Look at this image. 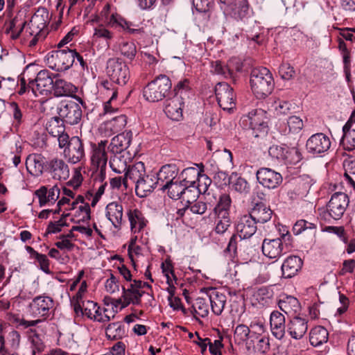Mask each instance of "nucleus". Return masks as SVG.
Here are the masks:
<instances>
[{
    "label": "nucleus",
    "instance_id": "f257e3e1",
    "mask_svg": "<svg viewBox=\"0 0 355 355\" xmlns=\"http://www.w3.org/2000/svg\"><path fill=\"white\" fill-rule=\"evenodd\" d=\"M251 89L257 98H265L270 94L275 87L272 73L266 67L254 68L250 73Z\"/></svg>",
    "mask_w": 355,
    "mask_h": 355
},
{
    "label": "nucleus",
    "instance_id": "f03ea898",
    "mask_svg": "<svg viewBox=\"0 0 355 355\" xmlns=\"http://www.w3.org/2000/svg\"><path fill=\"white\" fill-rule=\"evenodd\" d=\"M349 198L343 192H336L326 205L324 209L321 210L320 216L325 221L340 220L349 206Z\"/></svg>",
    "mask_w": 355,
    "mask_h": 355
},
{
    "label": "nucleus",
    "instance_id": "7ed1b4c3",
    "mask_svg": "<svg viewBox=\"0 0 355 355\" xmlns=\"http://www.w3.org/2000/svg\"><path fill=\"white\" fill-rule=\"evenodd\" d=\"M171 81L166 75H159L144 88V98L149 102H158L166 98L171 89Z\"/></svg>",
    "mask_w": 355,
    "mask_h": 355
},
{
    "label": "nucleus",
    "instance_id": "20e7f679",
    "mask_svg": "<svg viewBox=\"0 0 355 355\" xmlns=\"http://www.w3.org/2000/svg\"><path fill=\"white\" fill-rule=\"evenodd\" d=\"M50 20L49 10L44 7H40L32 16L26 33L33 36L28 42V46H35L42 36V31L47 26Z\"/></svg>",
    "mask_w": 355,
    "mask_h": 355
},
{
    "label": "nucleus",
    "instance_id": "39448f33",
    "mask_svg": "<svg viewBox=\"0 0 355 355\" xmlns=\"http://www.w3.org/2000/svg\"><path fill=\"white\" fill-rule=\"evenodd\" d=\"M76 55V49L66 47L49 53L47 61L49 66L57 71H64L73 66Z\"/></svg>",
    "mask_w": 355,
    "mask_h": 355
},
{
    "label": "nucleus",
    "instance_id": "423d86ee",
    "mask_svg": "<svg viewBox=\"0 0 355 355\" xmlns=\"http://www.w3.org/2000/svg\"><path fill=\"white\" fill-rule=\"evenodd\" d=\"M106 73L113 83L121 86L126 85L130 78L128 66L119 58L108 59L106 65Z\"/></svg>",
    "mask_w": 355,
    "mask_h": 355
},
{
    "label": "nucleus",
    "instance_id": "0eeeda50",
    "mask_svg": "<svg viewBox=\"0 0 355 355\" xmlns=\"http://www.w3.org/2000/svg\"><path fill=\"white\" fill-rule=\"evenodd\" d=\"M245 128L252 130L254 137H258L259 132L266 133L268 131V117L266 112L262 109H256L243 115L240 121Z\"/></svg>",
    "mask_w": 355,
    "mask_h": 355
},
{
    "label": "nucleus",
    "instance_id": "6e6552de",
    "mask_svg": "<svg viewBox=\"0 0 355 355\" xmlns=\"http://www.w3.org/2000/svg\"><path fill=\"white\" fill-rule=\"evenodd\" d=\"M288 234H282L276 239H264L262 243V252L269 259H278L290 250V244L286 242Z\"/></svg>",
    "mask_w": 355,
    "mask_h": 355
},
{
    "label": "nucleus",
    "instance_id": "1a4fd4ad",
    "mask_svg": "<svg viewBox=\"0 0 355 355\" xmlns=\"http://www.w3.org/2000/svg\"><path fill=\"white\" fill-rule=\"evenodd\" d=\"M268 154L272 159L289 164H295L302 159V154L298 148H291L285 144L271 146L268 149Z\"/></svg>",
    "mask_w": 355,
    "mask_h": 355
},
{
    "label": "nucleus",
    "instance_id": "9d476101",
    "mask_svg": "<svg viewBox=\"0 0 355 355\" xmlns=\"http://www.w3.org/2000/svg\"><path fill=\"white\" fill-rule=\"evenodd\" d=\"M57 112L63 121L70 125L78 124L83 114L81 107L72 101H62L57 107Z\"/></svg>",
    "mask_w": 355,
    "mask_h": 355
},
{
    "label": "nucleus",
    "instance_id": "9b49d317",
    "mask_svg": "<svg viewBox=\"0 0 355 355\" xmlns=\"http://www.w3.org/2000/svg\"><path fill=\"white\" fill-rule=\"evenodd\" d=\"M215 94L218 105L225 111H231L236 105V95L233 88L226 83H218L215 86Z\"/></svg>",
    "mask_w": 355,
    "mask_h": 355
},
{
    "label": "nucleus",
    "instance_id": "f8f14e48",
    "mask_svg": "<svg viewBox=\"0 0 355 355\" xmlns=\"http://www.w3.org/2000/svg\"><path fill=\"white\" fill-rule=\"evenodd\" d=\"M54 302L52 297L39 295L33 299L28 304L30 313L35 318H48L53 310Z\"/></svg>",
    "mask_w": 355,
    "mask_h": 355
},
{
    "label": "nucleus",
    "instance_id": "ddd939ff",
    "mask_svg": "<svg viewBox=\"0 0 355 355\" xmlns=\"http://www.w3.org/2000/svg\"><path fill=\"white\" fill-rule=\"evenodd\" d=\"M107 144V140H101L97 144L91 143L90 145L92 149V164L100 169V174L103 179L105 176V168L108 159L106 151Z\"/></svg>",
    "mask_w": 355,
    "mask_h": 355
},
{
    "label": "nucleus",
    "instance_id": "4468645a",
    "mask_svg": "<svg viewBox=\"0 0 355 355\" xmlns=\"http://www.w3.org/2000/svg\"><path fill=\"white\" fill-rule=\"evenodd\" d=\"M63 155L68 163L78 164L85 159V146L78 137H71V143L63 150Z\"/></svg>",
    "mask_w": 355,
    "mask_h": 355
},
{
    "label": "nucleus",
    "instance_id": "2eb2a0df",
    "mask_svg": "<svg viewBox=\"0 0 355 355\" xmlns=\"http://www.w3.org/2000/svg\"><path fill=\"white\" fill-rule=\"evenodd\" d=\"M331 147L329 137L324 133L319 132L311 135L306 141V149L313 155H319L327 152Z\"/></svg>",
    "mask_w": 355,
    "mask_h": 355
},
{
    "label": "nucleus",
    "instance_id": "dca6fc26",
    "mask_svg": "<svg viewBox=\"0 0 355 355\" xmlns=\"http://www.w3.org/2000/svg\"><path fill=\"white\" fill-rule=\"evenodd\" d=\"M257 181L263 187L274 189L277 188L283 181L282 175L269 168H261L256 173Z\"/></svg>",
    "mask_w": 355,
    "mask_h": 355
},
{
    "label": "nucleus",
    "instance_id": "f3484780",
    "mask_svg": "<svg viewBox=\"0 0 355 355\" xmlns=\"http://www.w3.org/2000/svg\"><path fill=\"white\" fill-rule=\"evenodd\" d=\"M46 172L55 180H67L69 177V168L66 162L60 158L54 157L46 160Z\"/></svg>",
    "mask_w": 355,
    "mask_h": 355
},
{
    "label": "nucleus",
    "instance_id": "a211bd4d",
    "mask_svg": "<svg viewBox=\"0 0 355 355\" xmlns=\"http://www.w3.org/2000/svg\"><path fill=\"white\" fill-rule=\"evenodd\" d=\"M225 5L236 20L245 21L250 16L252 8L248 0H230Z\"/></svg>",
    "mask_w": 355,
    "mask_h": 355
},
{
    "label": "nucleus",
    "instance_id": "6ab92c4d",
    "mask_svg": "<svg viewBox=\"0 0 355 355\" xmlns=\"http://www.w3.org/2000/svg\"><path fill=\"white\" fill-rule=\"evenodd\" d=\"M56 74L52 73L47 69L41 70L37 74V80L32 92L35 96L37 94H43L44 92L51 91Z\"/></svg>",
    "mask_w": 355,
    "mask_h": 355
},
{
    "label": "nucleus",
    "instance_id": "aec40b11",
    "mask_svg": "<svg viewBox=\"0 0 355 355\" xmlns=\"http://www.w3.org/2000/svg\"><path fill=\"white\" fill-rule=\"evenodd\" d=\"M132 139V132L125 131L114 137L109 146L111 153H123L131 155L128 150Z\"/></svg>",
    "mask_w": 355,
    "mask_h": 355
},
{
    "label": "nucleus",
    "instance_id": "412c9836",
    "mask_svg": "<svg viewBox=\"0 0 355 355\" xmlns=\"http://www.w3.org/2000/svg\"><path fill=\"white\" fill-rule=\"evenodd\" d=\"M184 103V98L180 96H173L166 100L164 111L171 120L180 121L183 116L182 111Z\"/></svg>",
    "mask_w": 355,
    "mask_h": 355
},
{
    "label": "nucleus",
    "instance_id": "4be33fe9",
    "mask_svg": "<svg viewBox=\"0 0 355 355\" xmlns=\"http://www.w3.org/2000/svg\"><path fill=\"white\" fill-rule=\"evenodd\" d=\"M179 173L178 167L174 164H168L162 166L159 171L155 173L157 182H158L159 190H162L165 187L176 180Z\"/></svg>",
    "mask_w": 355,
    "mask_h": 355
},
{
    "label": "nucleus",
    "instance_id": "5701e85b",
    "mask_svg": "<svg viewBox=\"0 0 355 355\" xmlns=\"http://www.w3.org/2000/svg\"><path fill=\"white\" fill-rule=\"evenodd\" d=\"M235 228L236 234L243 239L250 238L257 230L256 223L249 215L241 216L237 221Z\"/></svg>",
    "mask_w": 355,
    "mask_h": 355
},
{
    "label": "nucleus",
    "instance_id": "b1692460",
    "mask_svg": "<svg viewBox=\"0 0 355 355\" xmlns=\"http://www.w3.org/2000/svg\"><path fill=\"white\" fill-rule=\"evenodd\" d=\"M159 187L155 174H146L143 178L135 185V192L137 196L144 198L147 196Z\"/></svg>",
    "mask_w": 355,
    "mask_h": 355
},
{
    "label": "nucleus",
    "instance_id": "393cba45",
    "mask_svg": "<svg viewBox=\"0 0 355 355\" xmlns=\"http://www.w3.org/2000/svg\"><path fill=\"white\" fill-rule=\"evenodd\" d=\"M285 316L284 315L278 311H273L270 313V330L273 336L277 339H282L286 333V324H285Z\"/></svg>",
    "mask_w": 355,
    "mask_h": 355
},
{
    "label": "nucleus",
    "instance_id": "a878e982",
    "mask_svg": "<svg viewBox=\"0 0 355 355\" xmlns=\"http://www.w3.org/2000/svg\"><path fill=\"white\" fill-rule=\"evenodd\" d=\"M105 216L114 228L120 230L123 222V205L117 202H110L105 208Z\"/></svg>",
    "mask_w": 355,
    "mask_h": 355
},
{
    "label": "nucleus",
    "instance_id": "bb28decb",
    "mask_svg": "<svg viewBox=\"0 0 355 355\" xmlns=\"http://www.w3.org/2000/svg\"><path fill=\"white\" fill-rule=\"evenodd\" d=\"M26 166L27 171L34 176H40L43 171L46 172V161L40 154L29 155L26 159Z\"/></svg>",
    "mask_w": 355,
    "mask_h": 355
},
{
    "label": "nucleus",
    "instance_id": "cd10ccee",
    "mask_svg": "<svg viewBox=\"0 0 355 355\" xmlns=\"http://www.w3.org/2000/svg\"><path fill=\"white\" fill-rule=\"evenodd\" d=\"M303 261L298 256H289L282 265V277L291 278L301 270Z\"/></svg>",
    "mask_w": 355,
    "mask_h": 355
},
{
    "label": "nucleus",
    "instance_id": "c85d7f7f",
    "mask_svg": "<svg viewBox=\"0 0 355 355\" xmlns=\"http://www.w3.org/2000/svg\"><path fill=\"white\" fill-rule=\"evenodd\" d=\"M313 184V180L309 175H301L295 180V186L288 192V194L291 198H294L293 194L295 198H302L309 193Z\"/></svg>",
    "mask_w": 355,
    "mask_h": 355
},
{
    "label": "nucleus",
    "instance_id": "c756f323",
    "mask_svg": "<svg viewBox=\"0 0 355 355\" xmlns=\"http://www.w3.org/2000/svg\"><path fill=\"white\" fill-rule=\"evenodd\" d=\"M146 174L144 164L141 162H137L128 166L123 179V184L127 188L128 180H130L136 185Z\"/></svg>",
    "mask_w": 355,
    "mask_h": 355
},
{
    "label": "nucleus",
    "instance_id": "7c9ffc66",
    "mask_svg": "<svg viewBox=\"0 0 355 355\" xmlns=\"http://www.w3.org/2000/svg\"><path fill=\"white\" fill-rule=\"evenodd\" d=\"M308 329L307 320L305 318L295 316L288 324V331L291 336L296 340L302 338Z\"/></svg>",
    "mask_w": 355,
    "mask_h": 355
},
{
    "label": "nucleus",
    "instance_id": "2f4dec72",
    "mask_svg": "<svg viewBox=\"0 0 355 355\" xmlns=\"http://www.w3.org/2000/svg\"><path fill=\"white\" fill-rule=\"evenodd\" d=\"M127 215L130 225V230L133 234L141 232L146 226L148 220L144 217L141 211L138 209H129Z\"/></svg>",
    "mask_w": 355,
    "mask_h": 355
},
{
    "label": "nucleus",
    "instance_id": "473e14b6",
    "mask_svg": "<svg viewBox=\"0 0 355 355\" xmlns=\"http://www.w3.org/2000/svg\"><path fill=\"white\" fill-rule=\"evenodd\" d=\"M272 215V211L270 207L263 202L256 203L249 214L256 224L267 223L271 219Z\"/></svg>",
    "mask_w": 355,
    "mask_h": 355
},
{
    "label": "nucleus",
    "instance_id": "72a5a7b5",
    "mask_svg": "<svg viewBox=\"0 0 355 355\" xmlns=\"http://www.w3.org/2000/svg\"><path fill=\"white\" fill-rule=\"evenodd\" d=\"M208 297L212 312L216 315H220L226 303L225 295L216 288H210L208 291Z\"/></svg>",
    "mask_w": 355,
    "mask_h": 355
},
{
    "label": "nucleus",
    "instance_id": "f704fd0d",
    "mask_svg": "<svg viewBox=\"0 0 355 355\" xmlns=\"http://www.w3.org/2000/svg\"><path fill=\"white\" fill-rule=\"evenodd\" d=\"M122 291L121 297L123 300L122 307H126L130 304L135 305H139L141 304V298L144 294V291L137 289L132 283L130 284L128 288H125V286H122Z\"/></svg>",
    "mask_w": 355,
    "mask_h": 355
},
{
    "label": "nucleus",
    "instance_id": "c9c22d12",
    "mask_svg": "<svg viewBox=\"0 0 355 355\" xmlns=\"http://www.w3.org/2000/svg\"><path fill=\"white\" fill-rule=\"evenodd\" d=\"M19 343L20 334L17 331L12 329L8 334L6 338L3 336V341L0 347V354L7 355L10 354V351H15L19 347Z\"/></svg>",
    "mask_w": 355,
    "mask_h": 355
},
{
    "label": "nucleus",
    "instance_id": "e433bc0d",
    "mask_svg": "<svg viewBox=\"0 0 355 355\" xmlns=\"http://www.w3.org/2000/svg\"><path fill=\"white\" fill-rule=\"evenodd\" d=\"M278 306L287 315H293L300 310L298 300L291 295H281L278 301Z\"/></svg>",
    "mask_w": 355,
    "mask_h": 355
},
{
    "label": "nucleus",
    "instance_id": "4c0bfd02",
    "mask_svg": "<svg viewBox=\"0 0 355 355\" xmlns=\"http://www.w3.org/2000/svg\"><path fill=\"white\" fill-rule=\"evenodd\" d=\"M52 90L55 96H69L76 92L77 87L72 83L60 78L58 74H56Z\"/></svg>",
    "mask_w": 355,
    "mask_h": 355
},
{
    "label": "nucleus",
    "instance_id": "58836bf2",
    "mask_svg": "<svg viewBox=\"0 0 355 355\" xmlns=\"http://www.w3.org/2000/svg\"><path fill=\"white\" fill-rule=\"evenodd\" d=\"M113 155L110 159V166L116 173H125L128 168V162L131 159V155L123 153H112Z\"/></svg>",
    "mask_w": 355,
    "mask_h": 355
},
{
    "label": "nucleus",
    "instance_id": "ea45409f",
    "mask_svg": "<svg viewBox=\"0 0 355 355\" xmlns=\"http://www.w3.org/2000/svg\"><path fill=\"white\" fill-rule=\"evenodd\" d=\"M197 167H189L184 168L180 173V179L186 186L196 185V181L199 178L200 173L204 172V166L202 164L197 165Z\"/></svg>",
    "mask_w": 355,
    "mask_h": 355
},
{
    "label": "nucleus",
    "instance_id": "a19ab883",
    "mask_svg": "<svg viewBox=\"0 0 355 355\" xmlns=\"http://www.w3.org/2000/svg\"><path fill=\"white\" fill-rule=\"evenodd\" d=\"M243 30L246 33V36L248 40L256 42L257 44H261L262 40V28L256 20L250 19L245 24Z\"/></svg>",
    "mask_w": 355,
    "mask_h": 355
},
{
    "label": "nucleus",
    "instance_id": "79ce46f5",
    "mask_svg": "<svg viewBox=\"0 0 355 355\" xmlns=\"http://www.w3.org/2000/svg\"><path fill=\"white\" fill-rule=\"evenodd\" d=\"M338 49L340 51L343 61V69L346 78L349 80L351 76V51L343 38L338 37Z\"/></svg>",
    "mask_w": 355,
    "mask_h": 355
},
{
    "label": "nucleus",
    "instance_id": "37998d69",
    "mask_svg": "<svg viewBox=\"0 0 355 355\" xmlns=\"http://www.w3.org/2000/svg\"><path fill=\"white\" fill-rule=\"evenodd\" d=\"M329 332L327 329L322 326H317L311 330L309 341L311 345L318 347L327 343Z\"/></svg>",
    "mask_w": 355,
    "mask_h": 355
},
{
    "label": "nucleus",
    "instance_id": "c03bdc74",
    "mask_svg": "<svg viewBox=\"0 0 355 355\" xmlns=\"http://www.w3.org/2000/svg\"><path fill=\"white\" fill-rule=\"evenodd\" d=\"M187 189V186L180 180L177 179L168 186L165 187L161 191H167L168 196L173 200L181 199L182 196V193L184 189Z\"/></svg>",
    "mask_w": 355,
    "mask_h": 355
},
{
    "label": "nucleus",
    "instance_id": "a18cd8bd",
    "mask_svg": "<svg viewBox=\"0 0 355 355\" xmlns=\"http://www.w3.org/2000/svg\"><path fill=\"white\" fill-rule=\"evenodd\" d=\"M231 198L229 194L223 193L220 196L218 202L214 208V212L218 217L230 216Z\"/></svg>",
    "mask_w": 355,
    "mask_h": 355
},
{
    "label": "nucleus",
    "instance_id": "49530a36",
    "mask_svg": "<svg viewBox=\"0 0 355 355\" xmlns=\"http://www.w3.org/2000/svg\"><path fill=\"white\" fill-rule=\"evenodd\" d=\"M46 130L52 137L60 135L65 131L64 122L60 116H53L47 121Z\"/></svg>",
    "mask_w": 355,
    "mask_h": 355
},
{
    "label": "nucleus",
    "instance_id": "de8ad7c7",
    "mask_svg": "<svg viewBox=\"0 0 355 355\" xmlns=\"http://www.w3.org/2000/svg\"><path fill=\"white\" fill-rule=\"evenodd\" d=\"M105 334L110 340H119L125 336V327L122 322H112L108 324L105 329Z\"/></svg>",
    "mask_w": 355,
    "mask_h": 355
},
{
    "label": "nucleus",
    "instance_id": "09e8293b",
    "mask_svg": "<svg viewBox=\"0 0 355 355\" xmlns=\"http://www.w3.org/2000/svg\"><path fill=\"white\" fill-rule=\"evenodd\" d=\"M37 69L35 64H29L26 67L22 73L20 75V81L22 85L28 83V87L31 89L35 87L37 80Z\"/></svg>",
    "mask_w": 355,
    "mask_h": 355
},
{
    "label": "nucleus",
    "instance_id": "8fccbe9b",
    "mask_svg": "<svg viewBox=\"0 0 355 355\" xmlns=\"http://www.w3.org/2000/svg\"><path fill=\"white\" fill-rule=\"evenodd\" d=\"M114 33L110 31L103 24L98 25L94 29L93 40L94 42L103 40L105 42L107 47L110 46V42L114 38Z\"/></svg>",
    "mask_w": 355,
    "mask_h": 355
},
{
    "label": "nucleus",
    "instance_id": "3c124183",
    "mask_svg": "<svg viewBox=\"0 0 355 355\" xmlns=\"http://www.w3.org/2000/svg\"><path fill=\"white\" fill-rule=\"evenodd\" d=\"M105 23L110 28H121L127 30L128 25H132L130 21H127L118 13H112L110 16L105 18Z\"/></svg>",
    "mask_w": 355,
    "mask_h": 355
},
{
    "label": "nucleus",
    "instance_id": "603ef678",
    "mask_svg": "<svg viewBox=\"0 0 355 355\" xmlns=\"http://www.w3.org/2000/svg\"><path fill=\"white\" fill-rule=\"evenodd\" d=\"M190 311L196 319L197 316L201 318L207 316L209 313V307L205 299L202 297H198L196 300L195 303L192 305Z\"/></svg>",
    "mask_w": 355,
    "mask_h": 355
},
{
    "label": "nucleus",
    "instance_id": "864d4df0",
    "mask_svg": "<svg viewBox=\"0 0 355 355\" xmlns=\"http://www.w3.org/2000/svg\"><path fill=\"white\" fill-rule=\"evenodd\" d=\"M316 230L317 224L315 223L303 219L297 220L293 227V232L295 235L300 234L304 231H309V233L315 234Z\"/></svg>",
    "mask_w": 355,
    "mask_h": 355
},
{
    "label": "nucleus",
    "instance_id": "5fc2aeb1",
    "mask_svg": "<svg viewBox=\"0 0 355 355\" xmlns=\"http://www.w3.org/2000/svg\"><path fill=\"white\" fill-rule=\"evenodd\" d=\"M232 62L233 61H229L227 64H223L220 61L216 60L212 63V68L214 73L223 76L225 78H232L234 76Z\"/></svg>",
    "mask_w": 355,
    "mask_h": 355
},
{
    "label": "nucleus",
    "instance_id": "6e6d98bb",
    "mask_svg": "<svg viewBox=\"0 0 355 355\" xmlns=\"http://www.w3.org/2000/svg\"><path fill=\"white\" fill-rule=\"evenodd\" d=\"M126 116L123 114L115 116L105 123V127L112 133L121 131L126 125Z\"/></svg>",
    "mask_w": 355,
    "mask_h": 355
},
{
    "label": "nucleus",
    "instance_id": "4d7b16f0",
    "mask_svg": "<svg viewBox=\"0 0 355 355\" xmlns=\"http://www.w3.org/2000/svg\"><path fill=\"white\" fill-rule=\"evenodd\" d=\"M91 209L89 204L79 205L75 209L72 221L75 223L86 222L90 220Z\"/></svg>",
    "mask_w": 355,
    "mask_h": 355
},
{
    "label": "nucleus",
    "instance_id": "13d9d810",
    "mask_svg": "<svg viewBox=\"0 0 355 355\" xmlns=\"http://www.w3.org/2000/svg\"><path fill=\"white\" fill-rule=\"evenodd\" d=\"M230 184H232L233 189L240 193L247 194L250 191L248 181L242 177H238L236 173H234V178Z\"/></svg>",
    "mask_w": 355,
    "mask_h": 355
},
{
    "label": "nucleus",
    "instance_id": "bf43d9fd",
    "mask_svg": "<svg viewBox=\"0 0 355 355\" xmlns=\"http://www.w3.org/2000/svg\"><path fill=\"white\" fill-rule=\"evenodd\" d=\"M119 51L122 55L130 60H132L137 53V47L134 42H122L119 44Z\"/></svg>",
    "mask_w": 355,
    "mask_h": 355
},
{
    "label": "nucleus",
    "instance_id": "052dcab7",
    "mask_svg": "<svg viewBox=\"0 0 355 355\" xmlns=\"http://www.w3.org/2000/svg\"><path fill=\"white\" fill-rule=\"evenodd\" d=\"M251 334V330L250 327L245 324H239L236 327L234 333V338L236 341H238L239 343H244L247 341L249 338L251 336H250Z\"/></svg>",
    "mask_w": 355,
    "mask_h": 355
},
{
    "label": "nucleus",
    "instance_id": "680f3d73",
    "mask_svg": "<svg viewBox=\"0 0 355 355\" xmlns=\"http://www.w3.org/2000/svg\"><path fill=\"white\" fill-rule=\"evenodd\" d=\"M31 331L33 333L32 336H30L32 354L33 355H42L45 349V345L35 331L31 329Z\"/></svg>",
    "mask_w": 355,
    "mask_h": 355
},
{
    "label": "nucleus",
    "instance_id": "e2e57ef3",
    "mask_svg": "<svg viewBox=\"0 0 355 355\" xmlns=\"http://www.w3.org/2000/svg\"><path fill=\"white\" fill-rule=\"evenodd\" d=\"M26 24L27 21L26 20V12L25 11L20 10L10 21L8 25L9 30H12L13 28H19L20 31H23Z\"/></svg>",
    "mask_w": 355,
    "mask_h": 355
},
{
    "label": "nucleus",
    "instance_id": "0e129e2a",
    "mask_svg": "<svg viewBox=\"0 0 355 355\" xmlns=\"http://www.w3.org/2000/svg\"><path fill=\"white\" fill-rule=\"evenodd\" d=\"M190 86L189 81L188 79H184L183 80H180L178 83V84L174 87L173 92H175L173 96H180L182 98H184L187 96L189 98V94H190Z\"/></svg>",
    "mask_w": 355,
    "mask_h": 355
},
{
    "label": "nucleus",
    "instance_id": "69168bd1",
    "mask_svg": "<svg viewBox=\"0 0 355 355\" xmlns=\"http://www.w3.org/2000/svg\"><path fill=\"white\" fill-rule=\"evenodd\" d=\"M243 239L241 238L239 235L237 234H234L228 243V245L225 250H224L225 254H229L230 258L232 259L234 257L237 253V245L238 243L241 241H242Z\"/></svg>",
    "mask_w": 355,
    "mask_h": 355
},
{
    "label": "nucleus",
    "instance_id": "338daca9",
    "mask_svg": "<svg viewBox=\"0 0 355 355\" xmlns=\"http://www.w3.org/2000/svg\"><path fill=\"white\" fill-rule=\"evenodd\" d=\"M200 192L196 187V185H187V189L183 191L181 198L186 201L187 204H191L196 200Z\"/></svg>",
    "mask_w": 355,
    "mask_h": 355
},
{
    "label": "nucleus",
    "instance_id": "774afa93",
    "mask_svg": "<svg viewBox=\"0 0 355 355\" xmlns=\"http://www.w3.org/2000/svg\"><path fill=\"white\" fill-rule=\"evenodd\" d=\"M9 107L14 119L15 127H19L23 122V113L21 109L16 102H10Z\"/></svg>",
    "mask_w": 355,
    "mask_h": 355
}]
</instances>
